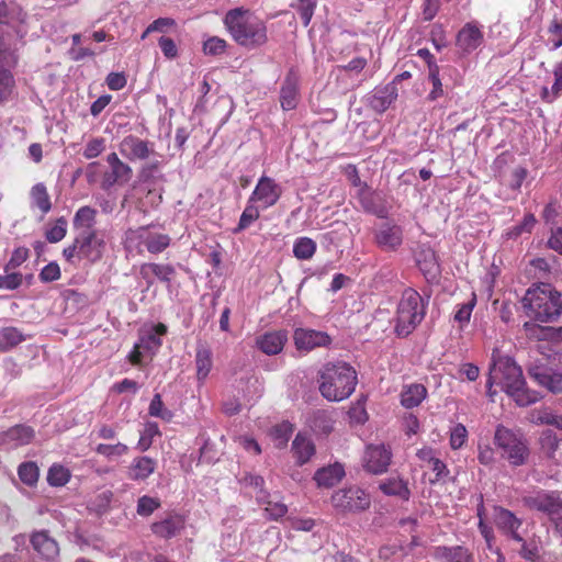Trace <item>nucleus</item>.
I'll return each instance as SVG.
<instances>
[{"instance_id":"obj_1","label":"nucleus","mask_w":562,"mask_h":562,"mask_svg":"<svg viewBox=\"0 0 562 562\" xmlns=\"http://www.w3.org/2000/svg\"><path fill=\"white\" fill-rule=\"evenodd\" d=\"M494 384L499 385L519 406H528L541 398L537 391L527 387L521 368L509 357L496 356V351L492 355L486 387Z\"/></svg>"},{"instance_id":"obj_2","label":"nucleus","mask_w":562,"mask_h":562,"mask_svg":"<svg viewBox=\"0 0 562 562\" xmlns=\"http://www.w3.org/2000/svg\"><path fill=\"white\" fill-rule=\"evenodd\" d=\"M223 22L232 38L247 49L261 47L268 42L266 22L248 9L227 11Z\"/></svg>"},{"instance_id":"obj_3","label":"nucleus","mask_w":562,"mask_h":562,"mask_svg":"<svg viewBox=\"0 0 562 562\" xmlns=\"http://www.w3.org/2000/svg\"><path fill=\"white\" fill-rule=\"evenodd\" d=\"M319 392L328 401L348 398L357 385L356 370L344 361L326 363L319 371Z\"/></svg>"},{"instance_id":"obj_4","label":"nucleus","mask_w":562,"mask_h":562,"mask_svg":"<svg viewBox=\"0 0 562 562\" xmlns=\"http://www.w3.org/2000/svg\"><path fill=\"white\" fill-rule=\"evenodd\" d=\"M521 302L529 317L543 323L554 321L562 308L560 293L549 283L529 289Z\"/></svg>"},{"instance_id":"obj_5","label":"nucleus","mask_w":562,"mask_h":562,"mask_svg":"<svg viewBox=\"0 0 562 562\" xmlns=\"http://www.w3.org/2000/svg\"><path fill=\"white\" fill-rule=\"evenodd\" d=\"M427 301L414 289L402 293L395 316V333L401 337L412 334L426 315Z\"/></svg>"},{"instance_id":"obj_6","label":"nucleus","mask_w":562,"mask_h":562,"mask_svg":"<svg viewBox=\"0 0 562 562\" xmlns=\"http://www.w3.org/2000/svg\"><path fill=\"white\" fill-rule=\"evenodd\" d=\"M494 445L499 450L501 457L512 467L525 465L529 460L530 450L524 435L502 425L496 427Z\"/></svg>"},{"instance_id":"obj_7","label":"nucleus","mask_w":562,"mask_h":562,"mask_svg":"<svg viewBox=\"0 0 562 562\" xmlns=\"http://www.w3.org/2000/svg\"><path fill=\"white\" fill-rule=\"evenodd\" d=\"M167 333L164 324H157L140 331L139 340L134 345L128 359L133 364H139L144 356H153L161 346V336Z\"/></svg>"},{"instance_id":"obj_8","label":"nucleus","mask_w":562,"mask_h":562,"mask_svg":"<svg viewBox=\"0 0 562 562\" xmlns=\"http://www.w3.org/2000/svg\"><path fill=\"white\" fill-rule=\"evenodd\" d=\"M139 243H143L150 254H160L170 245V237L167 234L148 233L146 227L128 229L125 235V247L131 249Z\"/></svg>"},{"instance_id":"obj_9","label":"nucleus","mask_w":562,"mask_h":562,"mask_svg":"<svg viewBox=\"0 0 562 562\" xmlns=\"http://www.w3.org/2000/svg\"><path fill=\"white\" fill-rule=\"evenodd\" d=\"M331 503L341 512H361L370 506V497L363 490L353 486L335 492Z\"/></svg>"},{"instance_id":"obj_10","label":"nucleus","mask_w":562,"mask_h":562,"mask_svg":"<svg viewBox=\"0 0 562 562\" xmlns=\"http://www.w3.org/2000/svg\"><path fill=\"white\" fill-rule=\"evenodd\" d=\"M76 240L79 246V259H86L90 262L99 261L104 252L105 241L97 229H86L78 232Z\"/></svg>"},{"instance_id":"obj_11","label":"nucleus","mask_w":562,"mask_h":562,"mask_svg":"<svg viewBox=\"0 0 562 562\" xmlns=\"http://www.w3.org/2000/svg\"><path fill=\"white\" fill-rule=\"evenodd\" d=\"M529 509L544 513L551 520L562 513V499L557 492L538 491L522 498Z\"/></svg>"},{"instance_id":"obj_12","label":"nucleus","mask_w":562,"mask_h":562,"mask_svg":"<svg viewBox=\"0 0 562 562\" xmlns=\"http://www.w3.org/2000/svg\"><path fill=\"white\" fill-rule=\"evenodd\" d=\"M282 194V188L272 178L262 176L249 196L250 202L258 203L262 209L273 206Z\"/></svg>"},{"instance_id":"obj_13","label":"nucleus","mask_w":562,"mask_h":562,"mask_svg":"<svg viewBox=\"0 0 562 562\" xmlns=\"http://www.w3.org/2000/svg\"><path fill=\"white\" fill-rule=\"evenodd\" d=\"M392 452L384 443L369 445L363 454V467L373 474L385 472L391 463Z\"/></svg>"},{"instance_id":"obj_14","label":"nucleus","mask_w":562,"mask_h":562,"mask_svg":"<svg viewBox=\"0 0 562 562\" xmlns=\"http://www.w3.org/2000/svg\"><path fill=\"white\" fill-rule=\"evenodd\" d=\"M484 34L482 26L476 22L465 23L456 36V46L462 55H469L482 45Z\"/></svg>"},{"instance_id":"obj_15","label":"nucleus","mask_w":562,"mask_h":562,"mask_svg":"<svg viewBox=\"0 0 562 562\" xmlns=\"http://www.w3.org/2000/svg\"><path fill=\"white\" fill-rule=\"evenodd\" d=\"M106 162L110 171L105 172L102 179V188L110 189L115 184H125L133 177L132 168L121 160L116 153H111L106 156Z\"/></svg>"},{"instance_id":"obj_16","label":"nucleus","mask_w":562,"mask_h":562,"mask_svg":"<svg viewBox=\"0 0 562 562\" xmlns=\"http://www.w3.org/2000/svg\"><path fill=\"white\" fill-rule=\"evenodd\" d=\"M529 376L540 386L553 394L562 393V372L546 364H532L528 369Z\"/></svg>"},{"instance_id":"obj_17","label":"nucleus","mask_w":562,"mask_h":562,"mask_svg":"<svg viewBox=\"0 0 562 562\" xmlns=\"http://www.w3.org/2000/svg\"><path fill=\"white\" fill-rule=\"evenodd\" d=\"M119 150L126 159L145 160L155 154L154 144L134 135L124 137L119 144Z\"/></svg>"},{"instance_id":"obj_18","label":"nucleus","mask_w":562,"mask_h":562,"mask_svg":"<svg viewBox=\"0 0 562 562\" xmlns=\"http://www.w3.org/2000/svg\"><path fill=\"white\" fill-rule=\"evenodd\" d=\"M294 345L297 350L312 351L315 348L327 347L331 342V338L325 331L296 328L293 334Z\"/></svg>"},{"instance_id":"obj_19","label":"nucleus","mask_w":562,"mask_h":562,"mask_svg":"<svg viewBox=\"0 0 562 562\" xmlns=\"http://www.w3.org/2000/svg\"><path fill=\"white\" fill-rule=\"evenodd\" d=\"M35 437V431L26 425H15L0 431V450L15 449L29 445Z\"/></svg>"},{"instance_id":"obj_20","label":"nucleus","mask_w":562,"mask_h":562,"mask_svg":"<svg viewBox=\"0 0 562 562\" xmlns=\"http://www.w3.org/2000/svg\"><path fill=\"white\" fill-rule=\"evenodd\" d=\"M493 520L497 529L506 537L522 542V536L518 531L522 521L514 513L503 507H495Z\"/></svg>"},{"instance_id":"obj_21","label":"nucleus","mask_w":562,"mask_h":562,"mask_svg":"<svg viewBox=\"0 0 562 562\" xmlns=\"http://www.w3.org/2000/svg\"><path fill=\"white\" fill-rule=\"evenodd\" d=\"M300 79L297 70L291 68L283 80L280 90V102L284 111L293 110L297 105Z\"/></svg>"},{"instance_id":"obj_22","label":"nucleus","mask_w":562,"mask_h":562,"mask_svg":"<svg viewBox=\"0 0 562 562\" xmlns=\"http://www.w3.org/2000/svg\"><path fill=\"white\" fill-rule=\"evenodd\" d=\"M288 341L286 330L267 331L256 338V347L268 356L280 353Z\"/></svg>"},{"instance_id":"obj_23","label":"nucleus","mask_w":562,"mask_h":562,"mask_svg":"<svg viewBox=\"0 0 562 562\" xmlns=\"http://www.w3.org/2000/svg\"><path fill=\"white\" fill-rule=\"evenodd\" d=\"M375 241L384 250H395L403 243V229L396 224L384 223L375 233Z\"/></svg>"},{"instance_id":"obj_24","label":"nucleus","mask_w":562,"mask_h":562,"mask_svg":"<svg viewBox=\"0 0 562 562\" xmlns=\"http://www.w3.org/2000/svg\"><path fill=\"white\" fill-rule=\"evenodd\" d=\"M356 198L366 212L372 213L379 217H384L386 215V209L383 205L381 193L367 187L361 189L359 192H356Z\"/></svg>"},{"instance_id":"obj_25","label":"nucleus","mask_w":562,"mask_h":562,"mask_svg":"<svg viewBox=\"0 0 562 562\" xmlns=\"http://www.w3.org/2000/svg\"><path fill=\"white\" fill-rule=\"evenodd\" d=\"M31 543L34 550L46 560H54L59 554L57 542L46 531L34 532Z\"/></svg>"},{"instance_id":"obj_26","label":"nucleus","mask_w":562,"mask_h":562,"mask_svg":"<svg viewBox=\"0 0 562 562\" xmlns=\"http://www.w3.org/2000/svg\"><path fill=\"white\" fill-rule=\"evenodd\" d=\"M184 527V520L180 515H169L154 522L150 529L157 537L169 539L175 537Z\"/></svg>"},{"instance_id":"obj_27","label":"nucleus","mask_w":562,"mask_h":562,"mask_svg":"<svg viewBox=\"0 0 562 562\" xmlns=\"http://www.w3.org/2000/svg\"><path fill=\"white\" fill-rule=\"evenodd\" d=\"M345 475V470L341 464H333L327 468L319 469L315 475L314 480L316 481L319 487L329 488L338 484Z\"/></svg>"},{"instance_id":"obj_28","label":"nucleus","mask_w":562,"mask_h":562,"mask_svg":"<svg viewBox=\"0 0 562 562\" xmlns=\"http://www.w3.org/2000/svg\"><path fill=\"white\" fill-rule=\"evenodd\" d=\"M157 462L149 457L135 458L130 467L128 476L135 481L146 480L156 470Z\"/></svg>"},{"instance_id":"obj_29","label":"nucleus","mask_w":562,"mask_h":562,"mask_svg":"<svg viewBox=\"0 0 562 562\" xmlns=\"http://www.w3.org/2000/svg\"><path fill=\"white\" fill-rule=\"evenodd\" d=\"M419 269L426 277L435 278L439 271L435 251L430 247H420L416 255Z\"/></svg>"},{"instance_id":"obj_30","label":"nucleus","mask_w":562,"mask_h":562,"mask_svg":"<svg viewBox=\"0 0 562 562\" xmlns=\"http://www.w3.org/2000/svg\"><path fill=\"white\" fill-rule=\"evenodd\" d=\"M292 451L296 462L302 465L311 460L315 453V446L311 439L299 434L292 442Z\"/></svg>"},{"instance_id":"obj_31","label":"nucleus","mask_w":562,"mask_h":562,"mask_svg":"<svg viewBox=\"0 0 562 562\" xmlns=\"http://www.w3.org/2000/svg\"><path fill=\"white\" fill-rule=\"evenodd\" d=\"M196 376L199 381L207 378L212 366V351L206 344H199L195 353Z\"/></svg>"},{"instance_id":"obj_32","label":"nucleus","mask_w":562,"mask_h":562,"mask_svg":"<svg viewBox=\"0 0 562 562\" xmlns=\"http://www.w3.org/2000/svg\"><path fill=\"white\" fill-rule=\"evenodd\" d=\"M435 557L446 562H474L468 549L457 547H437L435 549Z\"/></svg>"},{"instance_id":"obj_33","label":"nucleus","mask_w":562,"mask_h":562,"mask_svg":"<svg viewBox=\"0 0 562 562\" xmlns=\"http://www.w3.org/2000/svg\"><path fill=\"white\" fill-rule=\"evenodd\" d=\"M427 395V390L423 384H409L404 386L401 393V404L406 408L418 406Z\"/></svg>"},{"instance_id":"obj_34","label":"nucleus","mask_w":562,"mask_h":562,"mask_svg":"<svg viewBox=\"0 0 562 562\" xmlns=\"http://www.w3.org/2000/svg\"><path fill=\"white\" fill-rule=\"evenodd\" d=\"M396 88L392 85H387L373 94L371 99V105L374 110L384 112L396 99Z\"/></svg>"},{"instance_id":"obj_35","label":"nucleus","mask_w":562,"mask_h":562,"mask_svg":"<svg viewBox=\"0 0 562 562\" xmlns=\"http://www.w3.org/2000/svg\"><path fill=\"white\" fill-rule=\"evenodd\" d=\"M381 491L386 495L398 496L407 501L411 496V491L407 483L400 477H391L380 484Z\"/></svg>"},{"instance_id":"obj_36","label":"nucleus","mask_w":562,"mask_h":562,"mask_svg":"<svg viewBox=\"0 0 562 562\" xmlns=\"http://www.w3.org/2000/svg\"><path fill=\"white\" fill-rule=\"evenodd\" d=\"M97 211L90 206L80 207L74 216V228L78 232L94 229Z\"/></svg>"},{"instance_id":"obj_37","label":"nucleus","mask_w":562,"mask_h":562,"mask_svg":"<svg viewBox=\"0 0 562 562\" xmlns=\"http://www.w3.org/2000/svg\"><path fill=\"white\" fill-rule=\"evenodd\" d=\"M26 337L15 327L0 329V350L8 351L24 341Z\"/></svg>"},{"instance_id":"obj_38","label":"nucleus","mask_w":562,"mask_h":562,"mask_svg":"<svg viewBox=\"0 0 562 562\" xmlns=\"http://www.w3.org/2000/svg\"><path fill=\"white\" fill-rule=\"evenodd\" d=\"M32 204L47 214L52 210V202L46 187L43 183H36L31 190Z\"/></svg>"},{"instance_id":"obj_39","label":"nucleus","mask_w":562,"mask_h":562,"mask_svg":"<svg viewBox=\"0 0 562 562\" xmlns=\"http://www.w3.org/2000/svg\"><path fill=\"white\" fill-rule=\"evenodd\" d=\"M475 305L476 294L472 292L470 299L467 302L458 304L456 306L453 319L460 325L461 328H463L470 322Z\"/></svg>"},{"instance_id":"obj_40","label":"nucleus","mask_w":562,"mask_h":562,"mask_svg":"<svg viewBox=\"0 0 562 562\" xmlns=\"http://www.w3.org/2000/svg\"><path fill=\"white\" fill-rule=\"evenodd\" d=\"M316 251V243L308 237H300L294 241L293 254L300 260L311 259Z\"/></svg>"},{"instance_id":"obj_41","label":"nucleus","mask_w":562,"mask_h":562,"mask_svg":"<svg viewBox=\"0 0 562 562\" xmlns=\"http://www.w3.org/2000/svg\"><path fill=\"white\" fill-rule=\"evenodd\" d=\"M541 451L550 459L554 458V454L559 448V439L553 430L546 429L541 432L540 438Z\"/></svg>"},{"instance_id":"obj_42","label":"nucleus","mask_w":562,"mask_h":562,"mask_svg":"<svg viewBox=\"0 0 562 562\" xmlns=\"http://www.w3.org/2000/svg\"><path fill=\"white\" fill-rule=\"evenodd\" d=\"M161 506L158 497L143 495L137 499L136 513L140 517H149Z\"/></svg>"},{"instance_id":"obj_43","label":"nucleus","mask_w":562,"mask_h":562,"mask_svg":"<svg viewBox=\"0 0 562 562\" xmlns=\"http://www.w3.org/2000/svg\"><path fill=\"white\" fill-rule=\"evenodd\" d=\"M260 212L259 206L255 205V202H250L248 200L247 205L244 212L240 215L238 226L235 228V233L246 229L249 227L256 220L259 218Z\"/></svg>"},{"instance_id":"obj_44","label":"nucleus","mask_w":562,"mask_h":562,"mask_svg":"<svg viewBox=\"0 0 562 562\" xmlns=\"http://www.w3.org/2000/svg\"><path fill=\"white\" fill-rule=\"evenodd\" d=\"M554 82L551 90L543 89L542 98L549 102L557 99L562 93V60L555 64L553 68Z\"/></svg>"},{"instance_id":"obj_45","label":"nucleus","mask_w":562,"mask_h":562,"mask_svg":"<svg viewBox=\"0 0 562 562\" xmlns=\"http://www.w3.org/2000/svg\"><path fill=\"white\" fill-rule=\"evenodd\" d=\"M18 64V56L14 50L5 45L2 36H0V71H11Z\"/></svg>"},{"instance_id":"obj_46","label":"nucleus","mask_w":562,"mask_h":562,"mask_svg":"<svg viewBox=\"0 0 562 562\" xmlns=\"http://www.w3.org/2000/svg\"><path fill=\"white\" fill-rule=\"evenodd\" d=\"M18 474L24 484L32 486L38 480V468L32 461L23 462L18 468Z\"/></svg>"},{"instance_id":"obj_47","label":"nucleus","mask_w":562,"mask_h":562,"mask_svg":"<svg viewBox=\"0 0 562 562\" xmlns=\"http://www.w3.org/2000/svg\"><path fill=\"white\" fill-rule=\"evenodd\" d=\"M548 45L551 50H555L562 46V19H553L547 30Z\"/></svg>"},{"instance_id":"obj_48","label":"nucleus","mask_w":562,"mask_h":562,"mask_svg":"<svg viewBox=\"0 0 562 562\" xmlns=\"http://www.w3.org/2000/svg\"><path fill=\"white\" fill-rule=\"evenodd\" d=\"M67 234V221L65 217H59L55 221L54 225L48 227L45 237L49 243H58L65 238Z\"/></svg>"},{"instance_id":"obj_49","label":"nucleus","mask_w":562,"mask_h":562,"mask_svg":"<svg viewBox=\"0 0 562 562\" xmlns=\"http://www.w3.org/2000/svg\"><path fill=\"white\" fill-rule=\"evenodd\" d=\"M70 479L69 471L63 465L54 464L47 474V481L53 486H63Z\"/></svg>"},{"instance_id":"obj_50","label":"nucleus","mask_w":562,"mask_h":562,"mask_svg":"<svg viewBox=\"0 0 562 562\" xmlns=\"http://www.w3.org/2000/svg\"><path fill=\"white\" fill-rule=\"evenodd\" d=\"M149 263L150 267H148L147 269H150L155 278L160 282L169 283L176 274L175 267L169 263Z\"/></svg>"},{"instance_id":"obj_51","label":"nucleus","mask_w":562,"mask_h":562,"mask_svg":"<svg viewBox=\"0 0 562 562\" xmlns=\"http://www.w3.org/2000/svg\"><path fill=\"white\" fill-rule=\"evenodd\" d=\"M104 150L105 139L103 137H93L87 142L82 155L86 159H93L99 157Z\"/></svg>"},{"instance_id":"obj_52","label":"nucleus","mask_w":562,"mask_h":562,"mask_svg":"<svg viewBox=\"0 0 562 562\" xmlns=\"http://www.w3.org/2000/svg\"><path fill=\"white\" fill-rule=\"evenodd\" d=\"M292 431V425L288 422L276 425L271 430V436L276 440V446L278 448L283 447L288 442Z\"/></svg>"},{"instance_id":"obj_53","label":"nucleus","mask_w":562,"mask_h":562,"mask_svg":"<svg viewBox=\"0 0 562 562\" xmlns=\"http://www.w3.org/2000/svg\"><path fill=\"white\" fill-rule=\"evenodd\" d=\"M227 42L218 36H211L203 43L205 55L217 56L225 53Z\"/></svg>"},{"instance_id":"obj_54","label":"nucleus","mask_w":562,"mask_h":562,"mask_svg":"<svg viewBox=\"0 0 562 562\" xmlns=\"http://www.w3.org/2000/svg\"><path fill=\"white\" fill-rule=\"evenodd\" d=\"M428 78L432 85V89L428 94L430 101H435L443 95L442 83L439 77V66L432 65L431 71H429Z\"/></svg>"},{"instance_id":"obj_55","label":"nucleus","mask_w":562,"mask_h":562,"mask_svg":"<svg viewBox=\"0 0 562 562\" xmlns=\"http://www.w3.org/2000/svg\"><path fill=\"white\" fill-rule=\"evenodd\" d=\"M148 412L150 416L159 417L164 420H170L172 417L171 412L165 408L160 394L154 395Z\"/></svg>"},{"instance_id":"obj_56","label":"nucleus","mask_w":562,"mask_h":562,"mask_svg":"<svg viewBox=\"0 0 562 562\" xmlns=\"http://www.w3.org/2000/svg\"><path fill=\"white\" fill-rule=\"evenodd\" d=\"M157 435H159L158 425L156 423H147L138 441L139 450L146 451L151 446L153 438Z\"/></svg>"},{"instance_id":"obj_57","label":"nucleus","mask_w":562,"mask_h":562,"mask_svg":"<svg viewBox=\"0 0 562 562\" xmlns=\"http://www.w3.org/2000/svg\"><path fill=\"white\" fill-rule=\"evenodd\" d=\"M127 446L121 442H117L115 445L100 443L95 448V451L99 454L104 456L106 458L121 457L127 453Z\"/></svg>"},{"instance_id":"obj_58","label":"nucleus","mask_w":562,"mask_h":562,"mask_svg":"<svg viewBox=\"0 0 562 562\" xmlns=\"http://www.w3.org/2000/svg\"><path fill=\"white\" fill-rule=\"evenodd\" d=\"M317 0H299L296 10L302 19L303 25L307 26L312 20Z\"/></svg>"},{"instance_id":"obj_59","label":"nucleus","mask_w":562,"mask_h":562,"mask_svg":"<svg viewBox=\"0 0 562 562\" xmlns=\"http://www.w3.org/2000/svg\"><path fill=\"white\" fill-rule=\"evenodd\" d=\"M468 439V430L464 425L457 424L450 431V447L453 450L460 449Z\"/></svg>"},{"instance_id":"obj_60","label":"nucleus","mask_w":562,"mask_h":562,"mask_svg":"<svg viewBox=\"0 0 562 562\" xmlns=\"http://www.w3.org/2000/svg\"><path fill=\"white\" fill-rule=\"evenodd\" d=\"M14 79L11 71H0V102L5 101L12 93Z\"/></svg>"},{"instance_id":"obj_61","label":"nucleus","mask_w":562,"mask_h":562,"mask_svg":"<svg viewBox=\"0 0 562 562\" xmlns=\"http://www.w3.org/2000/svg\"><path fill=\"white\" fill-rule=\"evenodd\" d=\"M258 499L266 504L265 510L272 519L283 517L288 512V508L283 503L265 501V495L258 496Z\"/></svg>"},{"instance_id":"obj_62","label":"nucleus","mask_w":562,"mask_h":562,"mask_svg":"<svg viewBox=\"0 0 562 562\" xmlns=\"http://www.w3.org/2000/svg\"><path fill=\"white\" fill-rule=\"evenodd\" d=\"M0 276V288L5 290H15L22 284V274L9 271Z\"/></svg>"},{"instance_id":"obj_63","label":"nucleus","mask_w":562,"mask_h":562,"mask_svg":"<svg viewBox=\"0 0 562 562\" xmlns=\"http://www.w3.org/2000/svg\"><path fill=\"white\" fill-rule=\"evenodd\" d=\"M29 257L26 248H18L13 251L9 262L4 267V271L9 272L21 266Z\"/></svg>"},{"instance_id":"obj_64","label":"nucleus","mask_w":562,"mask_h":562,"mask_svg":"<svg viewBox=\"0 0 562 562\" xmlns=\"http://www.w3.org/2000/svg\"><path fill=\"white\" fill-rule=\"evenodd\" d=\"M59 278H60V269L56 262H50V263L46 265L40 273V279L43 282H52L55 280H58Z\"/></svg>"}]
</instances>
